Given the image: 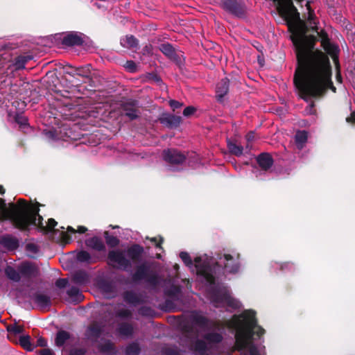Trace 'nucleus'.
<instances>
[{"instance_id": "13d9d810", "label": "nucleus", "mask_w": 355, "mask_h": 355, "mask_svg": "<svg viewBox=\"0 0 355 355\" xmlns=\"http://www.w3.org/2000/svg\"><path fill=\"white\" fill-rule=\"evenodd\" d=\"M151 241H152V242H153V243H155V245H156L157 247H159V243H157V239H156V238H155V237H154V238H152V239H151Z\"/></svg>"}, {"instance_id": "58836bf2", "label": "nucleus", "mask_w": 355, "mask_h": 355, "mask_svg": "<svg viewBox=\"0 0 355 355\" xmlns=\"http://www.w3.org/2000/svg\"><path fill=\"white\" fill-rule=\"evenodd\" d=\"M146 274V268L144 267H139L134 275L135 279H141L144 278Z\"/></svg>"}, {"instance_id": "7ed1b4c3", "label": "nucleus", "mask_w": 355, "mask_h": 355, "mask_svg": "<svg viewBox=\"0 0 355 355\" xmlns=\"http://www.w3.org/2000/svg\"><path fill=\"white\" fill-rule=\"evenodd\" d=\"M5 190L0 185V193L3 194ZM0 218L11 220L17 227L24 229L29 225L40 227L42 230H52L57 222L50 218L46 227L42 225V217L39 215V209L19 199L16 204L9 203L7 206L4 200L0 199Z\"/></svg>"}, {"instance_id": "dca6fc26", "label": "nucleus", "mask_w": 355, "mask_h": 355, "mask_svg": "<svg viewBox=\"0 0 355 355\" xmlns=\"http://www.w3.org/2000/svg\"><path fill=\"white\" fill-rule=\"evenodd\" d=\"M229 81L227 78L222 79L216 85V94L221 99L228 92Z\"/></svg>"}, {"instance_id": "c85d7f7f", "label": "nucleus", "mask_w": 355, "mask_h": 355, "mask_svg": "<svg viewBox=\"0 0 355 355\" xmlns=\"http://www.w3.org/2000/svg\"><path fill=\"white\" fill-rule=\"evenodd\" d=\"M6 274L8 277L13 281L17 282L20 279V275L13 268L8 266L6 269Z\"/></svg>"}, {"instance_id": "603ef678", "label": "nucleus", "mask_w": 355, "mask_h": 355, "mask_svg": "<svg viewBox=\"0 0 355 355\" xmlns=\"http://www.w3.org/2000/svg\"><path fill=\"white\" fill-rule=\"evenodd\" d=\"M37 344L38 346L44 347L46 345L47 343L45 339H44L42 338H40L37 340Z\"/></svg>"}, {"instance_id": "f03ea898", "label": "nucleus", "mask_w": 355, "mask_h": 355, "mask_svg": "<svg viewBox=\"0 0 355 355\" xmlns=\"http://www.w3.org/2000/svg\"><path fill=\"white\" fill-rule=\"evenodd\" d=\"M254 312L248 310L240 315L234 316L227 322L228 328L235 331V347L242 355H263L264 347L252 344V336L264 334V329L257 324Z\"/></svg>"}, {"instance_id": "a18cd8bd", "label": "nucleus", "mask_w": 355, "mask_h": 355, "mask_svg": "<svg viewBox=\"0 0 355 355\" xmlns=\"http://www.w3.org/2000/svg\"><path fill=\"white\" fill-rule=\"evenodd\" d=\"M67 284V280L66 279H59L56 281L55 285L58 288H64Z\"/></svg>"}, {"instance_id": "2eb2a0df", "label": "nucleus", "mask_w": 355, "mask_h": 355, "mask_svg": "<svg viewBox=\"0 0 355 355\" xmlns=\"http://www.w3.org/2000/svg\"><path fill=\"white\" fill-rule=\"evenodd\" d=\"M101 334V329L98 324H93L86 331V336L92 341H96Z\"/></svg>"}, {"instance_id": "37998d69", "label": "nucleus", "mask_w": 355, "mask_h": 355, "mask_svg": "<svg viewBox=\"0 0 355 355\" xmlns=\"http://www.w3.org/2000/svg\"><path fill=\"white\" fill-rule=\"evenodd\" d=\"M196 109L193 107L189 106L186 107L183 111V114L185 116H189L195 112Z\"/></svg>"}, {"instance_id": "49530a36", "label": "nucleus", "mask_w": 355, "mask_h": 355, "mask_svg": "<svg viewBox=\"0 0 355 355\" xmlns=\"http://www.w3.org/2000/svg\"><path fill=\"white\" fill-rule=\"evenodd\" d=\"M180 291L179 287L175 286L171 290L167 291V293L171 296H176Z\"/></svg>"}, {"instance_id": "f8f14e48", "label": "nucleus", "mask_w": 355, "mask_h": 355, "mask_svg": "<svg viewBox=\"0 0 355 355\" xmlns=\"http://www.w3.org/2000/svg\"><path fill=\"white\" fill-rule=\"evenodd\" d=\"M211 259L208 258V260L207 263H205L207 266V268H208L209 272L211 275V280L207 281L203 276H200L205 282L208 284L211 287L214 288L215 287L216 283V279H218V277H216V270L219 268L218 266H215L213 268L211 267Z\"/></svg>"}, {"instance_id": "0eeeda50", "label": "nucleus", "mask_w": 355, "mask_h": 355, "mask_svg": "<svg viewBox=\"0 0 355 355\" xmlns=\"http://www.w3.org/2000/svg\"><path fill=\"white\" fill-rule=\"evenodd\" d=\"M110 263L114 268L127 270L130 268V261L125 257V253L120 250H112L108 254Z\"/></svg>"}, {"instance_id": "f257e3e1", "label": "nucleus", "mask_w": 355, "mask_h": 355, "mask_svg": "<svg viewBox=\"0 0 355 355\" xmlns=\"http://www.w3.org/2000/svg\"><path fill=\"white\" fill-rule=\"evenodd\" d=\"M279 12L292 19L295 24L291 36L295 45L298 67L294 83L300 96L305 100L317 96L330 86L335 92L331 81V67L328 57L322 51L315 49V37L306 35V27L300 19V14L292 0H273Z\"/></svg>"}, {"instance_id": "cd10ccee", "label": "nucleus", "mask_w": 355, "mask_h": 355, "mask_svg": "<svg viewBox=\"0 0 355 355\" xmlns=\"http://www.w3.org/2000/svg\"><path fill=\"white\" fill-rule=\"evenodd\" d=\"M227 147L230 152L236 156H240L243 153V147L234 142L228 141Z\"/></svg>"}, {"instance_id": "a878e982", "label": "nucleus", "mask_w": 355, "mask_h": 355, "mask_svg": "<svg viewBox=\"0 0 355 355\" xmlns=\"http://www.w3.org/2000/svg\"><path fill=\"white\" fill-rule=\"evenodd\" d=\"M68 295L75 301H80L83 300V296L80 292L79 289L76 287H71L67 291Z\"/></svg>"}, {"instance_id": "5701e85b", "label": "nucleus", "mask_w": 355, "mask_h": 355, "mask_svg": "<svg viewBox=\"0 0 355 355\" xmlns=\"http://www.w3.org/2000/svg\"><path fill=\"white\" fill-rule=\"evenodd\" d=\"M35 303L42 309H46L51 304L50 298L44 295H37L35 297Z\"/></svg>"}, {"instance_id": "423d86ee", "label": "nucleus", "mask_w": 355, "mask_h": 355, "mask_svg": "<svg viewBox=\"0 0 355 355\" xmlns=\"http://www.w3.org/2000/svg\"><path fill=\"white\" fill-rule=\"evenodd\" d=\"M212 301L222 306H227L233 309L240 306V302L231 296L230 291L225 288H220L211 297Z\"/></svg>"}, {"instance_id": "2f4dec72", "label": "nucleus", "mask_w": 355, "mask_h": 355, "mask_svg": "<svg viewBox=\"0 0 355 355\" xmlns=\"http://www.w3.org/2000/svg\"><path fill=\"white\" fill-rule=\"evenodd\" d=\"M124 300L129 304H135L139 302L137 295L132 292H128L124 295Z\"/></svg>"}, {"instance_id": "9d476101", "label": "nucleus", "mask_w": 355, "mask_h": 355, "mask_svg": "<svg viewBox=\"0 0 355 355\" xmlns=\"http://www.w3.org/2000/svg\"><path fill=\"white\" fill-rule=\"evenodd\" d=\"M225 262L224 267L228 272H235L239 270V264L236 261V259L230 254H224L223 258H220V262Z\"/></svg>"}, {"instance_id": "bf43d9fd", "label": "nucleus", "mask_w": 355, "mask_h": 355, "mask_svg": "<svg viewBox=\"0 0 355 355\" xmlns=\"http://www.w3.org/2000/svg\"><path fill=\"white\" fill-rule=\"evenodd\" d=\"M19 123H21V124H25L26 123V119H23L22 120H21L20 121H19Z\"/></svg>"}, {"instance_id": "c9c22d12", "label": "nucleus", "mask_w": 355, "mask_h": 355, "mask_svg": "<svg viewBox=\"0 0 355 355\" xmlns=\"http://www.w3.org/2000/svg\"><path fill=\"white\" fill-rule=\"evenodd\" d=\"M139 353V347L137 345H130L127 347V355H137Z\"/></svg>"}, {"instance_id": "1a4fd4ad", "label": "nucleus", "mask_w": 355, "mask_h": 355, "mask_svg": "<svg viewBox=\"0 0 355 355\" xmlns=\"http://www.w3.org/2000/svg\"><path fill=\"white\" fill-rule=\"evenodd\" d=\"M320 37L321 38L322 46L324 51L335 60L338 51V46L330 42L327 35L325 33L321 32L320 33Z\"/></svg>"}, {"instance_id": "8fccbe9b", "label": "nucleus", "mask_w": 355, "mask_h": 355, "mask_svg": "<svg viewBox=\"0 0 355 355\" xmlns=\"http://www.w3.org/2000/svg\"><path fill=\"white\" fill-rule=\"evenodd\" d=\"M313 18V15L312 12L309 11L308 20L309 21L310 26H311L312 28H316L315 22L312 21Z\"/></svg>"}, {"instance_id": "473e14b6", "label": "nucleus", "mask_w": 355, "mask_h": 355, "mask_svg": "<svg viewBox=\"0 0 355 355\" xmlns=\"http://www.w3.org/2000/svg\"><path fill=\"white\" fill-rule=\"evenodd\" d=\"M105 237L107 244L110 245L111 247H114L117 245L119 242V239L116 236H110L107 234V232H105Z\"/></svg>"}, {"instance_id": "f3484780", "label": "nucleus", "mask_w": 355, "mask_h": 355, "mask_svg": "<svg viewBox=\"0 0 355 355\" xmlns=\"http://www.w3.org/2000/svg\"><path fill=\"white\" fill-rule=\"evenodd\" d=\"M260 167L264 170L269 168L272 164V159L269 154L263 153L257 157Z\"/></svg>"}, {"instance_id": "c756f323", "label": "nucleus", "mask_w": 355, "mask_h": 355, "mask_svg": "<svg viewBox=\"0 0 355 355\" xmlns=\"http://www.w3.org/2000/svg\"><path fill=\"white\" fill-rule=\"evenodd\" d=\"M73 281L78 284H85L87 281V276L85 272H77L73 275Z\"/></svg>"}, {"instance_id": "4be33fe9", "label": "nucleus", "mask_w": 355, "mask_h": 355, "mask_svg": "<svg viewBox=\"0 0 355 355\" xmlns=\"http://www.w3.org/2000/svg\"><path fill=\"white\" fill-rule=\"evenodd\" d=\"M19 343L20 345L26 351L31 352L34 349V346L31 342V338L29 336H20Z\"/></svg>"}, {"instance_id": "6e6552de", "label": "nucleus", "mask_w": 355, "mask_h": 355, "mask_svg": "<svg viewBox=\"0 0 355 355\" xmlns=\"http://www.w3.org/2000/svg\"><path fill=\"white\" fill-rule=\"evenodd\" d=\"M163 157L166 162L173 164H181L185 160V156L175 149L164 150Z\"/></svg>"}, {"instance_id": "ea45409f", "label": "nucleus", "mask_w": 355, "mask_h": 355, "mask_svg": "<svg viewBox=\"0 0 355 355\" xmlns=\"http://www.w3.org/2000/svg\"><path fill=\"white\" fill-rule=\"evenodd\" d=\"M125 115L128 116L130 119H134L137 116V113L135 109H130L125 110Z\"/></svg>"}, {"instance_id": "b1692460", "label": "nucleus", "mask_w": 355, "mask_h": 355, "mask_svg": "<svg viewBox=\"0 0 355 355\" xmlns=\"http://www.w3.org/2000/svg\"><path fill=\"white\" fill-rule=\"evenodd\" d=\"M159 50L169 58H174L175 53L173 47L171 44L168 43L162 44L159 46Z\"/></svg>"}, {"instance_id": "680f3d73", "label": "nucleus", "mask_w": 355, "mask_h": 355, "mask_svg": "<svg viewBox=\"0 0 355 355\" xmlns=\"http://www.w3.org/2000/svg\"><path fill=\"white\" fill-rule=\"evenodd\" d=\"M175 268H178V265H175Z\"/></svg>"}, {"instance_id": "bb28decb", "label": "nucleus", "mask_w": 355, "mask_h": 355, "mask_svg": "<svg viewBox=\"0 0 355 355\" xmlns=\"http://www.w3.org/2000/svg\"><path fill=\"white\" fill-rule=\"evenodd\" d=\"M2 243L9 249H15L18 246V242L16 239L10 236H4L2 239Z\"/></svg>"}, {"instance_id": "aec40b11", "label": "nucleus", "mask_w": 355, "mask_h": 355, "mask_svg": "<svg viewBox=\"0 0 355 355\" xmlns=\"http://www.w3.org/2000/svg\"><path fill=\"white\" fill-rule=\"evenodd\" d=\"M70 338V334L66 331H59L57 333L55 343L58 347L62 346Z\"/></svg>"}, {"instance_id": "412c9836", "label": "nucleus", "mask_w": 355, "mask_h": 355, "mask_svg": "<svg viewBox=\"0 0 355 355\" xmlns=\"http://www.w3.org/2000/svg\"><path fill=\"white\" fill-rule=\"evenodd\" d=\"M121 44L125 48H133L137 46L138 42L132 35H127L121 39Z\"/></svg>"}, {"instance_id": "39448f33", "label": "nucleus", "mask_w": 355, "mask_h": 355, "mask_svg": "<svg viewBox=\"0 0 355 355\" xmlns=\"http://www.w3.org/2000/svg\"><path fill=\"white\" fill-rule=\"evenodd\" d=\"M180 257L183 262L193 272H196L198 276H203L206 280H211V275L207 268L206 263L208 260L207 256L203 257H196L194 259V263H193L189 254L185 252H182L180 254Z\"/></svg>"}, {"instance_id": "09e8293b", "label": "nucleus", "mask_w": 355, "mask_h": 355, "mask_svg": "<svg viewBox=\"0 0 355 355\" xmlns=\"http://www.w3.org/2000/svg\"><path fill=\"white\" fill-rule=\"evenodd\" d=\"M169 104L173 110L182 106V103L175 100L170 101Z\"/></svg>"}, {"instance_id": "6e6d98bb", "label": "nucleus", "mask_w": 355, "mask_h": 355, "mask_svg": "<svg viewBox=\"0 0 355 355\" xmlns=\"http://www.w3.org/2000/svg\"><path fill=\"white\" fill-rule=\"evenodd\" d=\"M246 139H247L248 142L253 141L254 139V133L253 132H249L246 135Z\"/></svg>"}, {"instance_id": "7c9ffc66", "label": "nucleus", "mask_w": 355, "mask_h": 355, "mask_svg": "<svg viewBox=\"0 0 355 355\" xmlns=\"http://www.w3.org/2000/svg\"><path fill=\"white\" fill-rule=\"evenodd\" d=\"M21 272L26 275H31L35 270V267L30 263H24L20 267Z\"/></svg>"}, {"instance_id": "c03bdc74", "label": "nucleus", "mask_w": 355, "mask_h": 355, "mask_svg": "<svg viewBox=\"0 0 355 355\" xmlns=\"http://www.w3.org/2000/svg\"><path fill=\"white\" fill-rule=\"evenodd\" d=\"M85 350L83 348L73 349L70 352V355H84Z\"/></svg>"}, {"instance_id": "3c124183", "label": "nucleus", "mask_w": 355, "mask_h": 355, "mask_svg": "<svg viewBox=\"0 0 355 355\" xmlns=\"http://www.w3.org/2000/svg\"><path fill=\"white\" fill-rule=\"evenodd\" d=\"M40 355H55L52 349L49 348L43 349L40 352Z\"/></svg>"}, {"instance_id": "864d4df0", "label": "nucleus", "mask_w": 355, "mask_h": 355, "mask_svg": "<svg viewBox=\"0 0 355 355\" xmlns=\"http://www.w3.org/2000/svg\"><path fill=\"white\" fill-rule=\"evenodd\" d=\"M62 239L63 241L66 243H69L70 241V237L68 236V234L66 232L62 233Z\"/></svg>"}, {"instance_id": "5fc2aeb1", "label": "nucleus", "mask_w": 355, "mask_h": 355, "mask_svg": "<svg viewBox=\"0 0 355 355\" xmlns=\"http://www.w3.org/2000/svg\"><path fill=\"white\" fill-rule=\"evenodd\" d=\"M346 121L348 123H355V112L352 113L351 116L346 119Z\"/></svg>"}, {"instance_id": "4468645a", "label": "nucleus", "mask_w": 355, "mask_h": 355, "mask_svg": "<svg viewBox=\"0 0 355 355\" xmlns=\"http://www.w3.org/2000/svg\"><path fill=\"white\" fill-rule=\"evenodd\" d=\"M161 122L169 127H176L180 125L181 117L171 114L165 115L161 118Z\"/></svg>"}, {"instance_id": "ddd939ff", "label": "nucleus", "mask_w": 355, "mask_h": 355, "mask_svg": "<svg viewBox=\"0 0 355 355\" xmlns=\"http://www.w3.org/2000/svg\"><path fill=\"white\" fill-rule=\"evenodd\" d=\"M83 43L81 37L77 33H69L63 38V44L68 46L80 45Z\"/></svg>"}, {"instance_id": "4c0bfd02", "label": "nucleus", "mask_w": 355, "mask_h": 355, "mask_svg": "<svg viewBox=\"0 0 355 355\" xmlns=\"http://www.w3.org/2000/svg\"><path fill=\"white\" fill-rule=\"evenodd\" d=\"M119 331L122 334L128 336L132 333V328L128 324H122L119 328Z\"/></svg>"}, {"instance_id": "a211bd4d", "label": "nucleus", "mask_w": 355, "mask_h": 355, "mask_svg": "<svg viewBox=\"0 0 355 355\" xmlns=\"http://www.w3.org/2000/svg\"><path fill=\"white\" fill-rule=\"evenodd\" d=\"M86 245L89 248L99 251L105 249V245L103 241L98 237H93L87 239L86 241Z\"/></svg>"}, {"instance_id": "4d7b16f0", "label": "nucleus", "mask_w": 355, "mask_h": 355, "mask_svg": "<svg viewBox=\"0 0 355 355\" xmlns=\"http://www.w3.org/2000/svg\"><path fill=\"white\" fill-rule=\"evenodd\" d=\"M130 314V312L128 311H125L124 313H122V312L119 313V315L121 317H124V318L129 316Z\"/></svg>"}, {"instance_id": "20e7f679", "label": "nucleus", "mask_w": 355, "mask_h": 355, "mask_svg": "<svg viewBox=\"0 0 355 355\" xmlns=\"http://www.w3.org/2000/svg\"><path fill=\"white\" fill-rule=\"evenodd\" d=\"M193 324L196 327L201 329V331L205 333V341L208 344L217 343L222 340V336L219 333L214 332L216 329H220L218 324L207 320L204 316L196 314L193 316Z\"/></svg>"}, {"instance_id": "e433bc0d", "label": "nucleus", "mask_w": 355, "mask_h": 355, "mask_svg": "<svg viewBox=\"0 0 355 355\" xmlns=\"http://www.w3.org/2000/svg\"><path fill=\"white\" fill-rule=\"evenodd\" d=\"M27 60L28 59L26 58H19L15 63V69H24L25 67V64Z\"/></svg>"}, {"instance_id": "6ab92c4d", "label": "nucleus", "mask_w": 355, "mask_h": 355, "mask_svg": "<svg viewBox=\"0 0 355 355\" xmlns=\"http://www.w3.org/2000/svg\"><path fill=\"white\" fill-rule=\"evenodd\" d=\"M143 252V248L139 245H134L127 251V256L132 261L137 260Z\"/></svg>"}, {"instance_id": "393cba45", "label": "nucleus", "mask_w": 355, "mask_h": 355, "mask_svg": "<svg viewBox=\"0 0 355 355\" xmlns=\"http://www.w3.org/2000/svg\"><path fill=\"white\" fill-rule=\"evenodd\" d=\"M295 142L298 148H302L307 140V133L305 131H298L295 135Z\"/></svg>"}, {"instance_id": "9b49d317", "label": "nucleus", "mask_w": 355, "mask_h": 355, "mask_svg": "<svg viewBox=\"0 0 355 355\" xmlns=\"http://www.w3.org/2000/svg\"><path fill=\"white\" fill-rule=\"evenodd\" d=\"M222 6L226 10L236 15H239L241 13V6L235 0H223Z\"/></svg>"}, {"instance_id": "79ce46f5", "label": "nucleus", "mask_w": 355, "mask_h": 355, "mask_svg": "<svg viewBox=\"0 0 355 355\" xmlns=\"http://www.w3.org/2000/svg\"><path fill=\"white\" fill-rule=\"evenodd\" d=\"M87 230V228H86L85 227H84V226H79V227H78V228L77 232H78V233H84V232H85ZM67 231H68L69 232H71V233H75V232H76V230H74L72 227H71V226H69V227H67Z\"/></svg>"}, {"instance_id": "de8ad7c7", "label": "nucleus", "mask_w": 355, "mask_h": 355, "mask_svg": "<svg viewBox=\"0 0 355 355\" xmlns=\"http://www.w3.org/2000/svg\"><path fill=\"white\" fill-rule=\"evenodd\" d=\"M125 68L130 71H134L136 69L135 63L132 61H128L126 62Z\"/></svg>"}, {"instance_id": "052dcab7", "label": "nucleus", "mask_w": 355, "mask_h": 355, "mask_svg": "<svg viewBox=\"0 0 355 355\" xmlns=\"http://www.w3.org/2000/svg\"><path fill=\"white\" fill-rule=\"evenodd\" d=\"M78 74H79L80 76H85L83 73H82V71L80 70L78 71Z\"/></svg>"}, {"instance_id": "72a5a7b5", "label": "nucleus", "mask_w": 355, "mask_h": 355, "mask_svg": "<svg viewBox=\"0 0 355 355\" xmlns=\"http://www.w3.org/2000/svg\"><path fill=\"white\" fill-rule=\"evenodd\" d=\"M207 348V343L205 341H198L194 347L196 351L204 354Z\"/></svg>"}, {"instance_id": "f704fd0d", "label": "nucleus", "mask_w": 355, "mask_h": 355, "mask_svg": "<svg viewBox=\"0 0 355 355\" xmlns=\"http://www.w3.org/2000/svg\"><path fill=\"white\" fill-rule=\"evenodd\" d=\"M77 259L81 262H87L90 259L89 254L86 251H81L77 254Z\"/></svg>"}, {"instance_id": "a19ab883", "label": "nucleus", "mask_w": 355, "mask_h": 355, "mask_svg": "<svg viewBox=\"0 0 355 355\" xmlns=\"http://www.w3.org/2000/svg\"><path fill=\"white\" fill-rule=\"evenodd\" d=\"M24 329L21 326L14 325L12 327H9L8 331L14 333L15 334H21L23 331Z\"/></svg>"}]
</instances>
